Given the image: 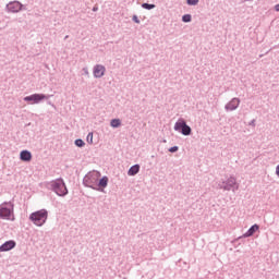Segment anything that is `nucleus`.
I'll return each mask as SVG.
<instances>
[{
    "label": "nucleus",
    "instance_id": "1",
    "mask_svg": "<svg viewBox=\"0 0 279 279\" xmlns=\"http://www.w3.org/2000/svg\"><path fill=\"white\" fill-rule=\"evenodd\" d=\"M47 209H40L38 211L33 213L29 216L31 221L35 223V226H44V223L47 221Z\"/></svg>",
    "mask_w": 279,
    "mask_h": 279
},
{
    "label": "nucleus",
    "instance_id": "18",
    "mask_svg": "<svg viewBox=\"0 0 279 279\" xmlns=\"http://www.w3.org/2000/svg\"><path fill=\"white\" fill-rule=\"evenodd\" d=\"M182 21H183L184 23H191V15H189V14L183 15Z\"/></svg>",
    "mask_w": 279,
    "mask_h": 279
},
{
    "label": "nucleus",
    "instance_id": "11",
    "mask_svg": "<svg viewBox=\"0 0 279 279\" xmlns=\"http://www.w3.org/2000/svg\"><path fill=\"white\" fill-rule=\"evenodd\" d=\"M258 229H259L258 225H253V226L247 230V232L244 233V236H245V238H247V236H253V234H254L255 232H258Z\"/></svg>",
    "mask_w": 279,
    "mask_h": 279
},
{
    "label": "nucleus",
    "instance_id": "19",
    "mask_svg": "<svg viewBox=\"0 0 279 279\" xmlns=\"http://www.w3.org/2000/svg\"><path fill=\"white\" fill-rule=\"evenodd\" d=\"M187 1V5H197V3H199V0H186Z\"/></svg>",
    "mask_w": 279,
    "mask_h": 279
},
{
    "label": "nucleus",
    "instance_id": "12",
    "mask_svg": "<svg viewBox=\"0 0 279 279\" xmlns=\"http://www.w3.org/2000/svg\"><path fill=\"white\" fill-rule=\"evenodd\" d=\"M235 185H236V179L231 177L228 179V183L225 186V189H227V191H230V189H232V186H235Z\"/></svg>",
    "mask_w": 279,
    "mask_h": 279
},
{
    "label": "nucleus",
    "instance_id": "6",
    "mask_svg": "<svg viewBox=\"0 0 279 279\" xmlns=\"http://www.w3.org/2000/svg\"><path fill=\"white\" fill-rule=\"evenodd\" d=\"M16 247V242L14 240H10L4 242L0 246V252H10V250H14Z\"/></svg>",
    "mask_w": 279,
    "mask_h": 279
},
{
    "label": "nucleus",
    "instance_id": "25",
    "mask_svg": "<svg viewBox=\"0 0 279 279\" xmlns=\"http://www.w3.org/2000/svg\"><path fill=\"white\" fill-rule=\"evenodd\" d=\"M276 173H277V175H279V165L276 168Z\"/></svg>",
    "mask_w": 279,
    "mask_h": 279
},
{
    "label": "nucleus",
    "instance_id": "4",
    "mask_svg": "<svg viewBox=\"0 0 279 279\" xmlns=\"http://www.w3.org/2000/svg\"><path fill=\"white\" fill-rule=\"evenodd\" d=\"M47 99L45 94H33L31 96H26L24 101H32V104H40V101Z\"/></svg>",
    "mask_w": 279,
    "mask_h": 279
},
{
    "label": "nucleus",
    "instance_id": "9",
    "mask_svg": "<svg viewBox=\"0 0 279 279\" xmlns=\"http://www.w3.org/2000/svg\"><path fill=\"white\" fill-rule=\"evenodd\" d=\"M20 158L23 162H29L32 161V153L29 150H22Z\"/></svg>",
    "mask_w": 279,
    "mask_h": 279
},
{
    "label": "nucleus",
    "instance_id": "10",
    "mask_svg": "<svg viewBox=\"0 0 279 279\" xmlns=\"http://www.w3.org/2000/svg\"><path fill=\"white\" fill-rule=\"evenodd\" d=\"M241 104V100L239 98H233L228 105L227 110H236L239 108V105Z\"/></svg>",
    "mask_w": 279,
    "mask_h": 279
},
{
    "label": "nucleus",
    "instance_id": "15",
    "mask_svg": "<svg viewBox=\"0 0 279 279\" xmlns=\"http://www.w3.org/2000/svg\"><path fill=\"white\" fill-rule=\"evenodd\" d=\"M119 125H121V120L119 119L111 120V128H119Z\"/></svg>",
    "mask_w": 279,
    "mask_h": 279
},
{
    "label": "nucleus",
    "instance_id": "7",
    "mask_svg": "<svg viewBox=\"0 0 279 279\" xmlns=\"http://www.w3.org/2000/svg\"><path fill=\"white\" fill-rule=\"evenodd\" d=\"M9 12H21L23 4L19 1H13L7 5Z\"/></svg>",
    "mask_w": 279,
    "mask_h": 279
},
{
    "label": "nucleus",
    "instance_id": "5",
    "mask_svg": "<svg viewBox=\"0 0 279 279\" xmlns=\"http://www.w3.org/2000/svg\"><path fill=\"white\" fill-rule=\"evenodd\" d=\"M94 73V77H104V75H106V66L101 65V64H97L94 66L93 70Z\"/></svg>",
    "mask_w": 279,
    "mask_h": 279
},
{
    "label": "nucleus",
    "instance_id": "17",
    "mask_svg": "<svg viewBox=\"0 0 279 279\" xmlns=\"http://www.w3.org/2000/svg\"><path fill=\"white\" fill-rule=\"evenodd\" d=\"M75 145H76V147H84V145H86V143H84L82 140H76Z\"/></svg>",
    "mask_w": 279,
    "mask_h": 279
},
{
    "label": "nucleus",
    "instance_id": "16",
    "mask_svg": "<svg viewBox=\"0 0 279 279\" xmlns=\"http://www.w3.org/2000/svg\"><path fill=\"white\" fill-rule=\"evenodd\" d=\"M143 8H145V10H154V8H156L155 4H149V3H144L142 4Z\"/></svg>",
    "mask_w": 279,
    "mask_h": 279
},
{
    "label": "nucleus",
    "instance_id": "14",
    "mask_svg": "<svg viewBox=\"0 0 279 279\" xmlns=\"http://www.w3.org/2000/svg\"><path fill=\"white\" fill-rule=\"evenodd\" d=\"M99 186H101V189H106V186H108V177H104L99 180Z\"/></svg>",
    "mask_w": 279,
    "mask_h": 279
},
{
    "label": "nucleus",
    "instance_id": "8",
    "mask_svg": "<svg viewBox=\"0 0 279 279\" xmlns=\"http://www.w3.org/2000/svg\"><path fill=\"white\" fill-rule=\"evenodd\" d=\"M10 215H12V209L5 207V206H0V217L1 219H10Z\"/></svg>",
    "mask_w": 279,
    "mask_h": 279
},
{
    "label": "nucleus",
    "instance_id": "21",
    "mask_svg": "<svg viewBox=\"0 0 279 279\" xmlns=\"http://www.w3.org/2000/svg\"><path fill=\"white\" fill-rule=\"evenodd\" d=\"M87 142L93 144V133H88L87 135Z\"/></svg>",
    "mask_w": 279,
    "mask_h": 279
},
{
    "label": "nucleus",
    "instance_id": "2",
    "mask_svg": "<svg viewBox=\"0 0 279 279\" xmlns=\"http://www.w3.org/2000/svg\"><path fill=\"white\" fill-rule=\"evenodd\" d=\"M52 190L57 193L60 197H64L69 193L66 190V185L62 179H58L51 182Z\"/></svg>",
    "mask_w": 279,
    "mask_h": 279
},
{
    "label": "nucleus",
    "instance_id": "28",
    "mask_svg": "<svg viewBox=\"0 0 279 279\" xmlns=\"http://www.w3.org/2000/svg\"><path fill=\"white\" fill-rule=\"evenodd\" d=\"M85 73H87V74H88V71H86Z\"/></svg>",
    "mask_w": 279,
    "mask_h": 279
},
{
    "label": "nucleus",
    "instance_id": "23",
    "mask_svg": "<svg viewBox=\"0 0 279 279\" xmlns=\"http://www.w3.org/2000/svg\"><path fill=\"white\" fill-rule=\"evenodd\" d=\"M133 20L135 21V23H141V21H138V17L134 16Z\"/></svg>",
    "mask_w": 279,
    "mask_h": 279
},
{
    "label": "nucleus",
    "instance_id": "20",
    "mask_svg": "<svg viewBox=\"0 0 279 279\" xmlns=\"http://www.w3.org/2000/svg\"><path fill=\"white\" fill-rule=\"evenodd\" d=\"M99 175H101L99 172H93L92 174H89L87 178H99Z\"/></svg>",
    "mask_w": 279,
    "mask_h": 279
},
{
    "label": "nucleus",
    "instance_id": "24",
    "mask_svg": "<svg viewBox=\"0 0 279 279\" xmlns=\"http://www.w3.org/2000/svg\"><path fill=\"white\" fill-rule=\"evenodd\" d=\"M276 12H279V4L275 5Z\"/></svg>",
    "mask_w": 279,
    "mask_h": 279
},
{
    "label": "nucleus",
    "instance_id": "3",
    "mask_svg": "<svg viewBox=\"0 0 279 279\" xmlns=\"http://www.w3.org/2000/svg\"><path fill=\"white\" fill-rule=\"evenodd\" d=\"M174 130L181 132L183 136H189L191 134V126H189L184 120H179L174 124Z\"/></svg>",
    "mask_w": 279,
    "mask_h": 279
},
{
    "label": "nucleus",
    "instance_id": "27",
    "mask_svg": "<svg viewBox=\"0 0 279 279\" xmlns=\"http://www.w3.org/2000/svg\"><path fill=\"white\" fill-rule=\"evenodd\" d=\"M85 73H87V74H88V71H86Z\"/></svg>",
    "mask_w": 279,
    "mask_h": 279
},
{
    "label": "nucleus",
    "instance_id": "22",
    "mask_svg": "<svg viewBox=\"0 0 279 279\" xmlns=\"http://www.w3.org/2000/svg\"><path fill=\"white\" fill-rule=\"evenodd\" d=\"M169 151H170L171 154H174V151H178V146H174V147L169 148Z\"/></svg>",
    "mask_w": 279,
    "mask_h": 279
},
{
    "label": "nucleus",
    "instance_id": "26",
    "mask_svg": "<svg viewBox=\"0 0 279 279\" xmlns=\"http://www.w3.org/2000/svg\"><path fill=\"white\" fill-rule=\"evenodd\" d=\"M94 12H97V8H94Z\"/></svg>",
    "mask_w": 279,
    "mask_h": 279
},
{
    "label": "nucleus",
    "instance_id": "13",
    "mask_svg": "<svg viewBox=\"0 0 279 279\" xmlns=\"http://www.w3.org/2000/svg\"><path fill=\"white\" fill-rule=\"evenodd\" d=\"M138 171H141V166L135 165L129 169L128 173H129V175H136V173H138Z\"/></svg>",
    "mask_w": 279,
    "mask_h": 279
}]
</instances>
